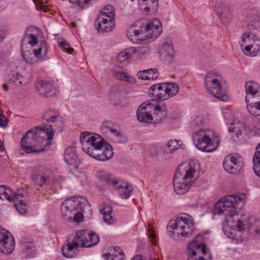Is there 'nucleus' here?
<instances>
[{"label":"nucleus","mask_w":260,"mask_h":260,"mask_svg":"<svg viewBox=\"0 0 260 260\" xmlns=\"http://www.w3.org/2000/svg\"><path fill=\"white\" fill-rule=\"evenodd\" d=\"M58 114L52 110H47L43 116V119L47 123L50 122L49 127L35 128L34 130L28 131L22 137L21 145L26 153H39L44 151V148L37 149L35 147L39 146L44 141L45 135L49 141H51L54 136V130L56 129L57 124H61L60 120L57 119Z\"/></svg>","instance_id":"1"},{"label":"nucleus","mask_w":260,"mask_h":260,"mask_svg":"<svg viewBox=\"0 0 260 260\" xmlns=\"http://www.w3.org/2000/svg\"><path fill=\"white\" fill-rule=\"evenodd\" d=\"M82 149L88 155L100 161H106L113 155V148L99 135L88 132L80 136Z\"/></svg>","instance_id":"2"},{"label":"nucleus","mask_w":260,"mask_h":260,"mask_svg":"<svg viewBox=\"0 0 260 260\" xmlns=\"http://www.w3.org/2000/svg\"><path fill=\"white\" fill-rule=\"evenodd\" d=\"M62 217L68 222H81L83 213L91 214L90 205L88 201L82 196L71 197L64 201L61 205Z\"/></svg>","instance_id":"3"},{"label":"nucleus","mask_w":260,"mask_h":260,"mask_svg":"<svg viewBox=\"0 0 260 260\" xmlns=\"http://www.w3.org/2000/svg\"><path fill=\"white\" fill-rule=\"evenodd\" d=\"M198 167V163L194 161L178 166L173 181L174 191L177 194H182L188 191L196 180Z\"/></svg>","instance_id":"4"},{"label":"nucleus","mask_w":260,"mask_h":260,"mask_svg":"<svg viewBox=\"0 0 260 260\" xmlns=\"http://www.w3.org/2000/svg\"><path fill=\"white\" fill-rule=\"evenodd\" d=\"M245 195L244 193L239 195H231L221 199L214 206V212L218 214H222L225 216V220L232 221L233 219L238 216L235 207L236 203H241L243 204Z\"/></svg>","instance_id":"5"},{"label":"nucleus","mask_w":260,"mask_h":260,"mask_svg":"<svg viewBox=\"0 0 260 260\" xmlns=\"http://www.w3.org/2000/svg\"><path fill=\"white\" fill-rule=\"evenodd\" d=\"M185 215L184 217H178L169 223L167 229L171 236L180 239L191 234L193 230L192 219L187 218V214Z\"/></svg>","instance_id":"6"},{"label":"nucleus","mask_w":260,"mask_h":260,"mask_svg":"<svg viewBox=\"0 0 260 260\" xmlns=\"http://www.w3.org/2000/svg\"><path fill=\"white\" fill-rule=\"evenodd\" d=\"M26 37H23L21 41V52L23 59L28 64H32L38 60L43 61L46 59L48 52V47L45 41H41L37 48L24 50L23 46Z\"/></svg>","instance_id":"7"},{"label":"nucleus","mask_w":260,"mask_h":260,"mask_svg":"<svg viewBox=\"0 0 260 260\" xmlns=\"http://www.w3.org/2000/svg\"><path fill=\"white\" fill-rule=\"evenodd\" d=\"M242 47H244L245 53L251 56H255L260 52V40L252 33H245L242 37Z\"/></svg>","instance_id":"8"},{"label":"nucleus","mask_w":260,"mask_h":260,"mask_svg":"<svg viewBox=\"0 0 260 260\" xmlns=\"http://www.w3.org/2000/svg\"><path fill=\"white\" fill-rule=\"evenodd\" d=\"M193 141L198 149L205 152L213 151L217 147L203 131H197L193 136Z\"/></svg>","instance_id":"9"},{"label":"nucleus","mask_w":260,"mask_h":260,"mask_svg":"<svg viewBox=\"0 0 260 260\" xmlns=\"http://www.w3.org/2000/svg\"><path fill=\"white\" fill-rule=\"evenodd\" d=\"M242 158L238 153L228 155L223 161L224 170L231 174L238 173L242 167Z\"/></svg>","instance_id":"10"},{"label":"nucleus","mask_w":260,"mask_h":260,"mask_svg":"<svg viewBox=\"0 0 260 260\" xmlns=\"http://www.w3.org/2000/svg\"><path fill=\"white\" fill-rule=\"evenodd\" d=\"M27 194L23 189L17 190L16 192L6 185H0V199L2 200H8L10 202H16L19 198H26Z\"/></svg>","instance_id":"11"},{"label":"nucleus","mask_w":260,"mask_h":260,"mask_svg":"<svg viewBox=\"0 0 260 260\" xmlns=\"http://www.w3.org/2000/svg\"><path fill=\"white\" fill-rule=\"evenodd\" d=\"M77 238L81 242V247L89 248L96 245L100 241L99 235L95 233L80 230L76 232Z\"/></svg>","instance_id":"12"},{"label":"nucleus","mask_w":260,"mask_h":260,"mask_svg":"<svg viewBox=\"0 0 260 260\" xmlns=\"http://www.w3.org/2000/svg\"><path fill=\"white\" fill-rule=\"evenodd\" d=\"M15 247V242L12 234L4 229H0V251L4 253H11Z\"/></svg>","instance_id":"13"},{"label":"nucleus","mask_w":260,"mask_h":260,"mask_svg":"<svg viewBox=\"0 0 260 260\" xmlns=\"http://www.w3.org/2000/svg\"><path fill=\"white\" fill-rule=\"evenodd\" d=\"M168 86L167 83L156 84L150 86L149 89V95L162 101L169 99L168 94Z\"/></svg>","instance_id":"14"},{"label":"nucleus","mask_w":260,"mask_h":260,"mask_svg":"<svg viewBox=\"0 0 260 260\" xmlns=\"http://www.w3.org/2000/svg\"><path fill=\"white\" fill-rule=\"evenodd\" d=\"M160 57L165 64L172 63L174 61V50L171 42H165L159 50Z\"/></svg>","instance_id":"15"},{"label":"nucleus","mask_w":260,"mask_h":260,"mask_svg":"<svg viewBox=\"0 0 260 260\" xmlns=\"http://www.w3.org/2000/svg\"><path fill=\"white\" fill-rule=\"evenodd\" d=\"M160 24L158 20L154 21L152 23H147L146 25L142 26L143 24H141V33L147 32L146 35L147 39L157 38L162 32L161 27L159 26Z\"/></svg>","instance_id":"16"},{"label":"nucleus","mask_w":260,"mask_h":260,"mask_svg":"<svg viewBox=\"0 0 260 260\" xmlns=\"http://www.w3.org/2000/svg\"><path fill=\"white\" fill-rule=\"evenodd\" d=\"M79 247H81V242L76 235L71 243L68 241L66 245H62L61 251L63 255L67 258L75 257L77 254L76 251Z\"/></svg>","instance_id":"17"},{"label":"nucleus","mask_w":260,"mask_h":260,"mask_svg":"<svg viewBox=\"0 0 260 260\" xmlns=\"http://www.w3.org/2000/svg\"><path fill=\"white\" fill-rule=\"evenodd\" d=\"M245 89L247 95L245 97V102L249 103V98L260 100V87L255 82L248 81L245 83Z\"/></svg>","instance_id":"18"},{"label":"nucleus","mask_w":260,"mask_h":260,"mask_svg":"<svg viewBox=\"0 0 260 260\" xmlns=\"http://www.w3.org/2000/svg\"><path fill=\"white\" fill-rule=\"evenodd\" d=\"M152 116L153 124H160L167 118V108L163 102H160L159 106L155 107Z\"/></svg>","instance_id":"19"},{"label":"nucleus","mask_w":260,"mask_h":260,"mask_svg":"<svg viewBox=\"0 0 260 260\" xmlns=\"http://www.w3.org/2000/svg\"><path fill=\"white\" fill-rule=\"evenodd\" d=\"M205 88L208 93L219 100L223 102H226L228 100V96L226 94L225 91L222 89L220 82L219 83H216L214 85H211V87Z\"/></svg>","instance_id":"20"},{"label":"nucleus","mask_w":260,"mask_h":260,"mask_svg":"<svg viewBox=\"0 0 260 260\" xmlns=\"http://www.w3.org/2000/svg\"><path fill=\"white\" fill-rule=\"evenodd\" d=\"M215 8L216 12L222 23H226L231 20L232 15L228 5L220 2L217 4Z\"/></svg>","instance_id":"21"},{"label":"nucleus","mask_w":260,"mask_h":260,"mask_svg":"<svg viewBox=\"0 0 260 260\" xmlns=\"http://www.w3.org/2000/svg\"><path fill=\"white\" fill-rule=\"evenodd\" d=\"M31 179L40 187H43L44 185L51 186L55 182V180L50 176L41 175L35 172L31 175Z\"/></svg>","instance_id":"22"},{"label":"nucleus","mask_w":260,"mask_h":260,"mask_svg":"<svg viewBox=\"0 0 260 260\" xmlns=\"http://www.w3.org/2000/svg\"><path fill=\"white\" fill-rule=\"evenodd\" d=\"M96 22H98L96 29L99 32L111 31L114 25V19L103 18V15H99Z\"/></svg>","instance_id":"23"},{"label":"nucleus","mask_w":260,"mask_h":260,"mask_svg":"<svg viewBox=\"0 0 260 260\" xmlns=\"http://www.w3.org/2000/svg\"><path fill=\"white\" fill-rule=\"evenodd\" d=\"M36 87L40 94L46 97L52 96L54 93V87L50 82L38 81L36 83Z\"/></svg>","instance_id":"24"},{"label":"nucleus","mask_w":260,"mask_h":260,"mask_svg":"<svg viewBox=\"0 0 260 260\" xmlns=\"http://www.w3.org/2000/svg\"><path fill=\"white\" fill-rule=\"evenodd\" d=\"M96 177L100 183L103 187L107 185L114 186L118 183V181L113 176L104 171H99L97 172Z\"/></svg>","instance_id":"25"},{"label":"nucleus","mask_w":260,"mask_h":260,"mask_svg":"<svg viewBox=\"0 0 260 260\" xmlns=\"http://www.w3.org/2000/svg\"><path fill=\"white\" fill-rule=\"evenodd\" d=\"M78 156L74 147L66 148L64 152V161L69 165H73L74 168H77V160Z\"/></svg>","instance_id":"26"},{"label":"nucleus","mask_w":260,"mask_h":260,"mask_svg":"<svg viewBox=\"0 0 260 260\" xmlns=\"http://www.w3.org/2000/svg\"><path fill=\"white\" fill-rule=\"evenodd\" d=\"M137 117L140 122L153 124V116L149 111L143 108V105H141L138 109Z\"/></svg>","instance_id":"27"},{"label":"nucleus","mask_w":260,"mask_h":260,"mask_svg":"<svg viewBox=\"0 0 260 260\" xmlns=\"http://www.w3.org/2000/svg\"><path fill=\"white\" fill-rule=\"evenodd\" d=\"M124 254L120 248H114L110 249L108 254H105L106 260H123Z\"/></svg>","instance_id":"28"},{"label":"nucleus","mask_w":260,"mask_h":260,"mask_svg":"<svg viewBox=\"0 0 260 260\" xmlns=\"http://www.w3.org/2000/svg\"><path fill=\"white\" fill-rule=\"evenodd\" d=\"M219 77V75L216 72L213 71L208 72L206 75L204 79L205 87H209L216 83H219L220 82L218 79Z\"/></svg>","instance_id":"29"},{"label":"nucleus","mask_w":260,"mask_h":260,"mask_svg":"<svg viewBox=\"0 0 260 260\" xmlns=\"http://www.w3.org/2000/svg\"><path fill=\"white\" fill-rule=\"evenodd\" d=\"M112 208L111 206L104 205L103 208L100 209V212L104 215L103 219L104 221L109 224H113L115 222V219L111 215Z\"/></svg>","instance_id":"30"},{"label":"nucleus","mask_w":260,"mask_h":260,"mask_svg":"<svg viewBox=\"0 0 260 260\" xmlns=\"http://www.w3.org/2000/svg\"><path fill=\"white\" fill-rule=\"evenodd\" d=\"M254 99V103H247V109L250 114L255 116H260V100Z\"/></svg>","instance_id":"31"},{"label":"nucleus","mask_w":260,"mask_h":260,"mask_svg":"<svg viewBox=\"0 0 260 260\" xmlns=\"http://www.w3.org/2000/svg\"><path fill=\"white\" fill-rule=\"evenodd\" d=\"M238 216H235L233 219L232 222L234 221L235 219H236V226L238 228V230L240 231H248L250 229V224L249 221L245 219H242L241 218H238ZM227 222V220H226Z\"/></svg>","instance_id":"32"},{"label":"nucleus","mask_w":260,"mask_h":260,"mask_svg":"<svg viewBox=\"0 0 260 260\" xmlns=\"http://www.w3.org/2000/svg\"><path fill=\"white\" fill-rule=\"evenodd\" d=\"M22 242L25 252L32 256L35 252V247L32 239L29 238H24Z\"/></svg>","instance_id":"33"},{"label":"nucleus","mask_w":260,"mask_h":260,"mask_svg":"<svg viewBox=\"0 0 260 260\" xmlns=\"http://www.w3.org/2000/svg\"><path fill=\"white\" fill-rule=\"evenodd\" d=\"M119 190V193L121 197L124 199H128L131 194L133 190V187L131 184L128 183H126L124 187L120 185L118 187Z\"/></svg>","instance_id":"34"},{"label":"nucleus","mask_w":260,"mask_h":260,"mask_svg":"<svg viewBox=\"0 0 260 260\" xmlns=\"http://www.w3.org/2000/svg\"><path fill=\"white\" fill-rule=\"evenodd\" d=\"M23 198H19L16 202H14V205L17 210L21 214H23L26 213V201L23 200Z\"/></svg>","instance_id":"35"},{"label":"nucleus","mask_w":260,"mask_h":260,"mask_svg":"<svg viewBox=\"0 0 260 260\" xmlns=\"http://www.w3.org/2000/svg\"><path fill=\"white\" fill-rule=\"evenodd\" d=\"M160 102L161 101H158L156 100H153L151 102L144 103L142 105H143V108L146 109V110L150 113H153L155 110V107L160 105Z\"/></svg>","instance_id":"36"},{"label":"nucleus","mask_w":260,"mask_h":260,"mask_svg":"<svg viewBox=\"0 0 260 260\" xmlns=\"http://www.w3.org/2000/svg\"><path fill=\"white\" fill-rule=\"evenodd\" d=\"M168 86V94H169V98L175 95L179 91V86L178 84L175 83H167Z\"/></svg>","instance_id":"37"},{"label":"nucleus","mask_w":260,"mask_h":260,"mask_svg":"<svg viewBox=\"0 0 260 260\" xmlns=\"http://www.w3.org/2000/svg\"><path fill=\"white\" fill-rule=\"evenodd\" d=\"M204 240L205 237L202 234H198L194 240L189 243L188 248L191 249L194 248L195 245H198L199 246L204 244Z\"/></svg>","instance_id":"38"},{"label":"nucleus","mask_w":260,"mask_h":260,"mask_svg":"<svg viewBox=\"0 0 260 260\" xmlns=\"http://www.w3.org/2000/svg\"><path fill=\"white\" fill-rule=\"evenodd\" d=\"M143 5L145 6L143 11L146 12H149L150 11H156L158 7V3L157 1L155 2V0H152L151 1V3L150 1H148Z\"/></svg>","instance_id":"39"},{"label":"nucleus","mask_w":260,"mask_h":260,"mask_svg":"<svg viewBox=\"0 0 260 260\" xmlns=\"http://www.w3.org/2000/svg\"><path fill=\"white\" fill-rule=\"evenodd\" d=\"M116 77L119 80L127 81L130 83H134L135 79L128 76L126 73L123 72H117L115 73Z\"/></svg>","instance_id":"40"},{"label":"nucleus","mask_w":260,"mask_h":260,"mask_svg":"<svg viewBox=\"0 0 260 260\" xmlns=\"http://www.w3.org/2000/svg\"><path fill=\"white\" fill-rule=\"evenodd\" d=\"M24 37H26V39L24 41L27 42V43L30 45L32 47L35 46L37 44H38V37L36 35L32 34L25 35Z\"/></svg>","instance_id":"41"},{"label":"nucleus","mask_w":260,"mask_h":260,"mask_svg":"<svg viewBox=\"0 0 260 260\" xmlns=\"http://www.w3.org/2000/svg\"><path fill=\"white\" fill-rule=\"evenodd\" d=\"M24 78L18 73L14 74L12 78L9 79L10 82L13 83L15 85H20L22 84Z\"/></svg>","instance_id":"42"},{"label":"nucleus","mask_w":260,"mask_h":260,"mask_svg":"<svg viewBox=\"0 0 260 260\" xmlns=\"http://www.w3.org/2000/svg\"><path fill=\"white\" fill-rule=\"evenodd\" d=\"M147 73L148 75V77L149 78V80H156L157 79L159 75L158 71L157 69H149L146 70Z\"/></svg>","instance_id":"43"},{"label":"nucleus","mask_w":260,"mask_h":260,"mask_svg":"<svg viewBox=\"0 0 260 260\" xmlns=\"http://www.w3.org/2000/svg\"><path fill=\"white\" fill-rule=\"evenodd\" d=\"M59 46L61 49L65 51L69 54H72L74 51L73 49L70 47V45L65 42L64 41H61L59 43Z\"/></svg>","instance_id":"44"},{"label":"nucleus","mask_w":260,"mask_h":260,"mask_svg":"<svg viewBox=\"0 0 260 260\" xmlns=\"http://www.w3.org/2000/svg\"><path fill=\"white\" fill-rule=\"evenodd\" d=\"M254 238L260 240V220L255 222V228L252 229Z\"/></svg>","instance_id":"45"},{"label":"nucleus","mask_w":260,"mask_h":260,"mask_svg":"<svg viewBox=\"0 0 260 260\" xmlns=\"http://www.w3.org/2000/svg\"><path fill=\"white\" fill-rule=\"evenodd\" d=\"M115 124L111 121H106L102 125L101 129L105 132H107V129L110 131L112 128L115 127Z\"/></svg>","instance_id":"46"},{"label":"nucleus","mask_w":260,"mask_h":260,"mask_svg":"<svg viewBox=\"0 0 260 260\" xmlns=\"http://www.w3.org/2000/svg\"><path fill=\"white\" fill-rule=\"evenodd\" d=\"M131 55V54L127 51H122L118 53L117 56V60L122 62L126 60Z\"/></svg>","instance_id":"47"},{"label":"nucleus","mask_w":260,"mask_h":260,"mask_svg":"<svg viewBox=\"0 0 260 260\" xmlns=\"http://www.w3.org/2000/svg\"><path fill=\"white\" fill-rule=\"evenodd\" d=\"M253 171L256 176L260 177V159H253Z\"/></svg>","instance_id":"48"},{"label":"nucleus","mask_w":260,"mask_h":260,"mask_svg":"<svg viewBox=\"0 0 260 260\" xmlns=\"http://www.w3.org/2000/svg\"><path fill=\"white\" fill-rule=\"evenodd\" d=\"M106 12H109L110 14V18L111 19H114V10L113 7L110 5H108L104 7V8L102 10Z\"/></svg>","instance_id":"49"},{"label":"nucleus","mask_w":260,"mask_h":260,"mask_svg":"<svg viewBox=\"0 0 260 260\" xmlns=\"http://www.w3.org/2000/svg\"><path fill=\"white\" fill-rule=\"evenodd\" d=\"M141 24H142V23L140 21L136 22L135 23H134L132 25L131 27L129 28L128 31L132 32V31H133L134 36H138L140 34H142L141 33V30H139V29H133V27L134 26H137L138 25H139V26L141 27ZM143 34H144V33H143Z\"/></svg>","instance_id":"50"},{"label":"nucleus","mask_w":260,"mask_h":260,"mask_svg":"<svg viewBox=\"0 0 260 260\" xmlns=\"http://www.w3.org/2000/svg\"><path fill=\"white\" fill-rule=\"evenodd\" d=\"M149 49L146 46H141L136 48L135 49V52L138 54L144 55L148 53Z\"/></svg>","instance_id":"51"},{"label":"nucleus","mask_w":260,"mask_h":260,"mask_svg":"<svg viewBox=\"0 0 260 260\" xmlns=\"http://www.w3.org/2000/svg\"><path fill=\"white\" fill-rule=\"evenodd\" d=\"M8 120L4 116L2 111H0V126L2 127L6 128L8 125Z\"/></svg>","instance_id":"52"},{"label":"nucleus","mask_w":260,"mask_h":260,"mask_svg":"<svg viewBox=\"0 0 260 260\" xmlns=\"http://www.w3.org/2000/svg\"><path fill=\"white\" fill-rule=\"evenodd\" d=\"M137 75L138 77L142 80H148L149 78L147 73L146 70L138 72Z\"/></svg>","instance_id":"53"},{"label":"nucleus","mask_w":260,"mask_h":260,"mask_svg":"<svg viewBox=\"0 0 260 260\" xmlns=\"http://www.w3.org/2000/svg\"><path fill=\"white\" fill-rule=\"evenodd\" d=\"M168 146L171 152L178 149L176 141H170L168 142Z\"/></svg>","instance_id":"54"},{"label":"nucleus","mask_w":260,"mask_h":260,"mask_svg":"<svg viewBox=\"0 0 260 260\" xmlns=\"http://www.w3.org/2000/svg\"><path fill=\"white\" fill-rule=\"evenodd\" d=\"M91 1L92 0H70V2L79 5V6H81L82 7V4H87Z\"/></svg>","instance_id":"55"},{"label":"nucleus","mask_w":260,"mask_h":260,"mask_svg":"<svg viewBox=\"0 0 260 260\" xmlns=\"http://www.w3.org/2000/svg\"><path fill=\"white\" fill-rule=\"evenodd\" d=\"M256 152H255L253 159H260V143L256 147Z\"/></svg>","instance_id":"56"},{"label":"nucleus","mask_w":260,"mask_h":260,"mask_svg":"<svg viewBox=\"0 0 260 260\" xmlns=\"http://www.w3.org/2000/svg\"><path fill=\"white\" fill-rule=\"evenodd\" d=\"M114 136L117 137L118 138H121L123 137V134L116 130L114 127L110 131Z\"/></svg>","instance_id":"57"},{"label":"nucleus","mask_w":260,"mask_h":260,"mask_svg":"<svg viewBox=\"0 0 260 260\" xmlns=\"http://www.w3.org/2000/svg\"><path fill=\"white\" fill-rule=\"evenodd\" d=\"M199 248L201 249V253L203 254H206L207 253V247L205 244L199 245Z\"/></svg>","instance_id":"58"},{"label":"nucleus","mask_w":260,"mask_h":260,"mask_svg":"<svg viewBox=\"0 0 260 260\" xmlns=\"http://www.w3.org/2000/svg\"><path fill=\"white\" fill-rule=\"evenodd\" d=\"M99 15H103V18H107L109 19H110V14L109 13V12H106L102 10Z\"/></svg>","instance_id":"59"},{"label":"nucleus","mask_w":260,"mask_h":260,"mask_svg":"<svg viewBox=\"0 0 260 260\" xmlns=\"http://www.w3.org/2000/svg\"><path fill=\"white\" fill-rule=\"evenodd\" d=\"M4 149H5V148H4V143L1 140H0V150L1 151H3L4 150Z\"/></svg>","instance_id":"60"},{"label":"nucleus","mask_w":260,"mask_h":260,"mask_svg":"<svg viewBox=\"0 0 260 260\" xmlns=\"http://www.w3.org/2000/svg\"><path fill=\"white\" fill-rule=\"evenodd\" d=\"M131 260H141V257L140 255H136L133 257Z\"/></svg>","instance_id":"61"},{"label":"nucleus","mask_w":260,"mask_h":260,"mask_svg":"<svg viewBox=\"0 0 260 260\" xmlns=\"http://www.w3.org/2000/svg\"><path fill=\"white\" fill-rule=\"evenodd\" d=\"M35 1L36 0H34ZM38 2L41 5H44L46 2V0H37Z\"/></svg>","instance_id":"62"},{"label":"nucleus","mask_w":260,"mask_h":260,"mask_svg":"<svg viewBox=\"0 0 260 260\" xmlns=\"http://www.w3.org/2000/svg\"><path fill=\"white\" fill-rule=\"evenodd\" d=\"M255 133L257 135L260 136V127L256 128Z\"/></svg>","instance_id":"63"},{"label":"nucleus","mask_w":260,"mask_h":260,"mask_svg":"<svg viewBox=\"0 0 260 260\" xmlns=\"http://www.w3.org/2000/svg\"><path fill=\"white\" fill-rule=\"evenodd\" d=\"M3 88L6 91H7L8 90V86L6 84H3Z\"/></svg>","instance_id":"64"}]
</instances>
